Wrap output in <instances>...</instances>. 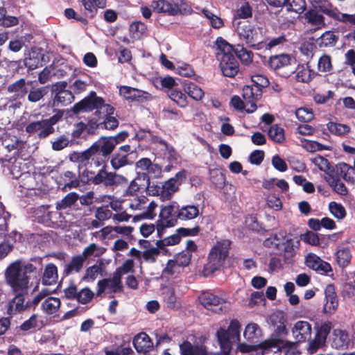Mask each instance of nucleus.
Segmentation results:
<instances>
[{"label":"nucleus","instance_id":"obj_1","mask_svg":"<svg viewBox=\"0 0 355 355\" xmlns=\"http://www.w3.org/2000/svg\"><path fill=\"white\" fill-rule=\"evenodd\" d=\"M35 272L36 267L32 263L17 260L6 270V282L15 293L25 292L30 286L31 275Z\"/></svg>","mask_w":355,"mask_h":355},{"label":"nucleus","instance_id":"obj_2","mask_svg":"<svg viewBox=\"0 0 355 355\" xmlns=\"http://www.w3.org/2000/svg\"><path fill=\"white\" fill-rule=\"evenodd\" d=\"M216 56L225 76L234 77L239 71V63L233 55V46L222 37L215 42Z\"/></svg>","mask_w":355,"mask_h":355},{"label":"nucleus","instance_id":"obj_3","mask_svg":"<svg viewBox=\"0 0 355 355\" xmlns=\"http://www.w3.org/2000/svg\"><path fill=\"white\" fill-rule=\"evenodd\" d=\"M185 180L186 171L182 170L175 177L165 181L162 187L154 184L148 186V191L153 196H159L163 200H170Z\"/></svg>","mask_w":355,"mask_h":355},{"label":"nucleus","instance_id":"obj_4","mask_svg":"<svg viewBox=\"0 0 355 355\" xmlns=\"http://www.w3.org/2000/svg\"><path fill=\"white\" fill-rule=\"evenodd\" d=\"M230 241L225 240L217 242L211 249L207 263L205 266V272L209 275L219 269L227 257Z\"/></svg>","mask_w":355,"mask_h":355},{"label":"nucleus","instance_id":"obj_5","mask_svg":"<svg viewBox=\"0 0 355 355\" xmlns=\"http://www.w3.org/2000/svg\"><path fill=\"white\" fill-rule=\"evenodd\" d=\"M128 206L132 210L142 211L140 216L134 218V220L137 218L153 219L156 215L155 210L157 207V203L154 200L148 202L145 196H137L128 200Z\"/></svg>","mask_w":355,"mask_h":355},{"label":"nucleus","instance_id":"obj_6","mask_svg":"<svg viewBox=\"0 0 355 355\" xmlns=\"http://www.w3.org/2000/svg\"><path fill=\"white\" fill-rule=\"evenodd\" d=\"M324 180L329 184H333L342 177L346 182L355 183V172L354 168L346 163H339L335 166H330L325 172Z\"/></svg>","mask_w":355,"mask_h":355},{"label":"nucleus","instance_id":"obj_7","mask_svg":"<svg viewBox=\"0 0 355 355\" xmlns=\"http://www.w3.org/2000/svg\"><path fill=\"white\" fill-rule=\"evenodd\" d=\"M94 109L100 110L101 113L105 114L107 116L114 112V108L111 105L105 104L102 98L97 97L95 95L83 99L73 107L75 112L91 111Z\"/></svg>","mask_w":355,"mask_h":355},{"label":"nucleus","instance_id":"obj_8","mask_svg":"<svg viewBox=\"0 0 355 355\" xmlns=\"http://www.w3.org/2000/svg\"><path fill=\"white\" fill-rule=\"evenodd\" d=\"M179 220L177 218V202L164 206L161 208L159 219L157 221V230L162 232L165 228L174 227Z\"/></svg>","mask_w":355,"mask_h":355},{"label":"nucleus","instance_id":"obj_9","mask_svg":"<svg viewBox=\"0 0 355 355\" xmlns=\"http://www.w3.org/2000/svg\"><path fill=\"white\" fill-rule=\"evenodd\" d=\"M240 330L239 321L236 319L232 320L227 329L220 327L216 331L218 342L222 343L223 345H231L232 341H239Z\"/></svg>","mask_w":355,"mask_h":355},{"label":"nucleus","instance_id":"obj_10","mask_svg":"<svg viewBox=\"0 0 355 355\" xmlns=\"http://www.w3.org/2000/svg\"><path fill=\"white\" fill-rule=\"evenodd\" d=\"M236 31L239 37L251 46L261 38V31L252 24H239Z\"/></svg>","mask_w":355,"mask_h":355},{"label":"nucleus","instance_id":"obj_11","mask_svg":"<svg viewBox=\"0 0 355 355\" xmlns=\"http://www.w3.org/2000/svg\"><path fill=\"white\" fill-rule=\"evenodd\" d=\"M123 291V285L121 278L119 275L114 273L113 277L110 279H104L98 281L97 295H101L103 293L109 295L121 292Z\"/></svg>","mask_w":355,"mask_h":355},{"label":"nucleus","instance_id":"obj_12","mask_svg":"<svg viewBox=\"0 0 355 355\" xmlns=\"http://www.w3.org/2000/svg\"><path fill=\"white\" fill-rule=\"evenodd\" d=\"M262 94L261 89L258 86L245 85L243 88L242 96L246 106V112L252 113L257 110V101L260 98Z\"/></svg>","mask_w":355,"mask_h":355},{"label":"nucleus","instance_id":"obj_13","mask_svg":"<svg viewBox=\"0 0 355 355\" xmlns=\"http://www.w3.org/2000/svg\"><path fill=\"white\" fill-rule=\"evenodd\" d=\"M66 83H58L53 87V90L55 93L53 98L54 106H66L73 101V96L71 92L66 89Z\"/></svg>","mask_w":355,"mask_h":355},{"label":"nucleus","instance_id":"obj_14","mask_svg":"<svg viewBox=\"0 0 355 355\" xmlns=\"http://www.w3.org/2000/svg\"><path fill=\"white\" fill-rule=\"evenodd\" d=\"M311 324L305 320L296 322L291 329L293 338L297 343L304 342L309 339L311 336Z\"/></svg>","mask_w":355,"mask_h":355},{"label":"nucleus","instance_id":"obj_15","mask_svg":"<svg viewBox=\"0 0 355 355\" xmlns=\"http://www.w3.org/2000/svg\"><path fill=\"white\" fill-rule=\"evenodd\" d=\"M18 293L14 297L8 300L6 303V313L10 317L21 313L28 307L27 304L25 302V297L22 294L23 292Z\"/></svg>","mask_w":355,"mask_h":355},{"label":"nucleus","instance_id":"obj_16","mask_svg":"<svg viewBox=\"0 0 355 355\" xmlns=\"http://www.w3.org/2000/svg\"><path fill=\"white\" fill-rule=\"evenodd\" d=\"M117 145L115 139L111 137H101L91 147L96 154L100 151L103 157L109 156Z\"/></svg>","mask_w":355,"mask_h":355},{"label":"nucleus","instance_id":"obj_17","mask_svg":"<svg viewBox=\"0 0 355 355\" xmlns=\"http://www.w3.org/2000/svg\"><path fill=\"white\" fill-rule=\"evenodd\" d=\"M305 263L307 267L321 274H327L331 271V267L329 263L324 261L313 253H310L306 257Z\"/></svg>","mask_w":355,"mask_h":355},{"label":"nucleus","instance_id":"obj_18","mask_svg":"<svg viewBox=\"0 0 355 355\" xmlns=\"http://www.w3.org/2000/svg\"><path fill=\"white\" fill-rule=\"evenodd\" d=\"M119 94L124 98L132 101H141L150 97L148 92L128 86H121L119 89Z\"/></svg>","mask_w":355,"mask_h":355},{"label":"nucleus","instance_id":"obj_19","mask_svg":"<svg viewBox=\"0 0 355 355\" xmlns=\"http://www.w3.org/2000/svg\"><path fill=\"white\" fill-rule=\"evenodd\" d=\"M200 214L198 206L187 205L180 207L177 204V218L180 220H190L197 218Z\"/></svg>","mask_w":355,"mask_h":355},{"label":"nucleus","instance_id":"obj_20","mask_svg":"<svg viewBox=\"0 0 355 355\" xmlns=\"http://www.w3.org/2000/svg\"><path fill=\"white\" fill-rule=\"evenodd\" d=\"M325 297L326 302L323 308L324 312L328 314H333L338 306V300L333 286L329 285L327 286Z\"/></svg>","mask_w":355,"mask_h":355},{"label":"nucleus","instance_id":"obj_21","mask_svg":"<svg viewBox=\"0 0 355 355\" xmlns=\"http://www.w3.org/2000/svg\"><path fill=\"white\" fill-rule=\"evenodd\" d=\"M153 11L157 13H164L168 15H176L180 10L178 6L166 0H157L152 2Z\"/></svg>","mask_w":355,"mask_h":355},{"label":"nucleus","instance_id":"obj_22","mask_svg":"<svg viewBox=\"0 0 355 355\" xmlns=\"http://www.w3.org/2000/svg\"><path fill=\"white\" fill-rule=\"evenodd\" d=\"M352 342L349 333L344 329H335L332 332V345L336 348L347 347Z\"/></svg>","mask_w":355,"mask_h":355},{"label":"nucleus","instance_id":"obj_23","mask_svg":"<svg viewBox=\"0 0 355 355\" xmlns=\"http://www.w3.org/2000/svg\"><path fill=\"white\" fill-rule=\"evenodd\" d=\"M282 339H271L260 343L259 349L263 355H282L281 347Z\"/></svg>","mask_w":355,"mask_h":355},{"label":"nucleus","instance_id":"obj_24","mask_svg":"<svg viewBox=\"0 0 355 355\" xmlns=\"http://www.w3.org/2000/svg\"><path fill=\"white\" fill-rule=\"evenodd\" d=\"M105 275V267L103 262H98L87 268L82 279L86 282H93L98 277Z\"/></svg>","mask_w":355,"mask_h":355},{"label":"nucleus","instance_id":"obj_25","mask_svg":"<svg viewBox=\"0 0 355 355\" xmlns=\"http://www.w3.org/2000/svg\"><path fill=\"white\" fill-rule=\"evenodd\" d=\"M177 284L175 282L162 287V295L164 301L168 307H175L178 297L175 294Z\"/></svg>","mask_w":355,"mask_h":355},{"label":"nucleus","instance_id":"obj_26","mask_svg":"<svg viewBox=\"0 0 355 355\" xmlns=\"http://www.w3.org/2000/svg\"><path fill=\"white\" fill-rule=\"evenodd\" d=\"M134 347L138 352H146L153 347V343L146 333L137 334L133 340Z\"/></svg>","mask_w":355,"mask_h":355},{"label":"nucleus","instance_id":"obj_27","mask_svg":"<svg viewBox=\"0 0 355 355\" xmlns=\"http://www.w3.org/2000/svg\"><path fill=\"white\" fill-rule=\"evenodd\" d=\"M292 60V58L288 54L274 55L270 58L268 65L273 70H278L288 67Z\"/></svg>","mask_w":355,"mask_h":355},{"label":"nucleus","instance_id":"obj_28","mask_svg":"<svg viewBox=\"0 0 355 355\" xmlns=\"http://www.w3.org/2000/svg\"><path fill=\"white\" fill-rule=\"evenodd\" d=\"M283 257L286 262H290L299 248L300 241L287 239L283 243Z\"/></svg>","mask_w":355,"mask_h":355},{"label":"nucleus","instance_id":"obj_29","mask_svg":"<svg viewBox=\"0 0 355 355\" xmlns=\"http://www.w3.org/2000/svg\"><path fill=\"white\" fill-rule=\"evenodd\" d=\"M60 300L58 297H49L42 303V311L51 315H55L60 308Z\"/></svg>","mask_w":355,"mask_h":355},{"label":"nucleus","instance_id":"obj_30","mask_svg":"<svg viewBox=\"0 0 355 355\" xmlns=\"http://www.w3.org/2000/svg\"><path fill=\"white\" fill-rule=\"evenodd\" d=\"M58 279V268L53 263L47 264L44 270L42 283L45 285L56 284Z\"/></svg>","mask_w":355,"mask_h":355},{"label":"nucleus","instance_id":"obj_31","mask_svg":"<svg viewBox=\"0 0 355 355\" xmlns=\"http://www.w3.org/2000/svg\"><path fill=\"white\" fill-rule=\"evenodd\" d=\"M95 153L90 146L88 149L82 152H73L69 155L71 162L78 163L80 165L85 166L89 159L94 155Z\"/></svg>","mask_w":355,"mask_h":355},{"label":"nucleus","instance_id":"obj_32","mask_svg":"<svg viewBox=\"0 0 355 355\" xmlns=\"http://www.w3.org/2000/svg\"><path fill=\"white\" fill-rule=\"evenodd\" d=\"M315 72L306 64L297 67L295 77L298 82L309 83L315 77Z\"/></svg>","mask_w":355,"mask_h":355},{"label":"nucleus","instance_id":"obj_33","mask_svg":"<svg viewBox=\"0 0 355 355\" xmlns=\"http://www.w3.org/2000/svg\"><path fill=\"white\" fill-rule=\"evenodd\" d=\"M44 55L39 49L32 50L29 57L25 59V65L30 69H35L42 67L43 64Z\"/></svg>","mask_w":355,"mask_h":355},{"label":"nucleus","instance_id":"obj_34","mask_svg":"<svg viewBox=\"0 0 355 355\" xmlns=\"http://www.w3.org/2000/svg\"><path fill=\"white\" fill-rule=\"evenodd\" d=\"M327 128L331 134L340 137H345L351 130L347 124L337 121H329L327 124Z\"/></svg>","mask_w":355,"mask_h":355},{"label":"nucleus","instance_id":"obj_35","mask_svg":"<svg viewBox=\"0 0 355 355\" xmlns=\"http://www.w3.org/2000/svg\"><path fill=\"white\" fill-rule=\"evenodd\" d=\"M200 302L207 309H212L213 307H216L226 302L223 297H218L213 293L204 294L200 297Z\"/></svg>","mask_w":355,"mask_h":355},{"label":"nucleus","instance_id":"obj_36","mask_svg":"<svg viewBox=\"0 0 355 355\" xmlns=\"http://www.w3.org/2000/svg\"><path fill=\"white\" fill-rule=\"evenodd\" d=\"M180 349L181 354L187 355H207V352L204 346H194L187 341L181 344Z\"/></svg>","mask_w":355,"mask_h":355},{"label":"nucleus","instance_id":"obj_37","mask_svg":"<svg viewBox=\"0 0 355 355\" xmlns=\"http://www.w3.org/2000/svg\"><path fill=\"white\" fill-rule=\"evenodd\" d=\"M261 328L254 322L248 324L243 331V337L248 341H254L261 337Z\"/></svg>","mask_w":355,"mask_h":355},{"label":"nucleus","instance_id":"obj_38","mask_svg":"<svg viewBox=\"0 0 355 355\" xmlns=\"http://www.w3.org/2000/svg\"><path fill=\"white\" fill-rule=\"evenodd\" d=\"M184 91L189 96L197 101H201L205 96L202 89L191 82L184 85Z\"/></svg>","mask_w":355,"mask_h":355},{"label":"nucleus","instance_id":"obj_39","mask_svg":"<svg viewBox=\"0 0 355 355\" xmlns=\"http://www.w3.org/2000/svg\"><path fill=\"white\" fill-rule=\"evenodd\" d=\"M157 148L162 153L164 158L167 159L168 161H172L176 159L177 155L173 147L169 146L164 141H157Z\"/></svg>","mask_w":355,"mask_h":355},{"label":"nucleus","instance_id":"obj_40","mask_svg":"<svg viewBox=\"0 0 355 355\" xmlns=\"http://www.w3.org/2000/svg\"><path fill=\"white\" fill-rule=\"evenodd\" d=\"M84 262L85 259L82 255L73 257L70 263L65 266V273L69 275L72 272H79L82 269Z\"/></svg>","mask_w":355,"mask_h":355},{"label":"nucleus","instance_id":"obj_41","mask_svg":"<svg viewBox=\"0 0 355 355\" xmlns=\"http://www.w3.org/2000/svg\"><path fill=\"white\" fill-rule=\"evenodd\" d=\"M110 164L114 169L118 170L121 167L130 164L131 162L128 160V155L117 152L112 157Z\"/></svg>","mask_w":355,"mask_h":355},{"label":"nucleus","instance_id":"obj_42","mask_svg":"<svg viewBox=\"0 0 355 355\" xmlns=\"http://www.w3.org/2000/svg\"><path fill=\"white\" fill-rule=\"evenodd\" d=\"M268 135L272 140L277 143H282L285 139L284 129L277 125L270 126Z\"/></svg>","mask_w":355,"mask_h":355},{"label":"nucleus","instance_id":"obj_43","mask_svg":"<svg viewBox=\"0 0 355 355\" xmlns=\"http://www.w3.org/2000/svg\"><path fill=\"white\" fill-rule=\"evenodd\" d=\"M168 95L173 101L181 107H185L188 104L187 96L180 90L171 89L168 92Z\"/></svg>","mask_w":355,"mask_h":355},{"label":"nucleus","instance_id":"obj_44","mask_svg":"<svg viewBox=\"0 0 355 355\" xmlns=\"http://www.w3.org/2000/svg\"><path fill=\"white\" fill-rule=\"evenodd\" d=\"M352 254L349 250L343 248L336 252V261L340 267H346L351 261Z\"/></svg>","mask_w":355,"mask_h":355},{"label":"nucleus","instance_id":"obj_45","mask_svg":"<svg viewBox=\"0 0 355 355\" xmlns=\"http://www.w3.org/2000/svg\"><path fill=\"white\" fill-rule=\"evenodd\" d=\"M127 181V179L121 175L107 172L104 184L107 187H110L126 183Z\"/></svg>","mask_w":355,"mask_h":355},{"label":"nucleus","instance_id":"obj_46","mask_svg":"<svg viewBox=\"0 0 355 355\" xmlns=\"http://www.w3.org/2000/svg\"><path fill=\"white\" fill-rule=\"evenodd\" d=\"M329 210L331 214L337 219L342 220L346 216L345 207L340 203L331 202L329 204Z\"/></svg>","mask_w":355,"mask_h":355},{"label":"nucleus","instance_id":"obj_47","mask_svg":"<svg viewBox=\"0 0 355 355\" xmlns=\"http://www.w3.org/2000/svg\"><path fill=\"white\" fill-rule=\"evenodd\" d=\"M235 54L240 59L241 62L245 65H248L252 61V54L241 46H238L234 50Z\"/></svg>","mask_w":355,"mask_h":355},{"label":"nucleus","instance_id":"obj_48","mask_svg":"<svg viewBox=\"0 0 355 355\" xmlns=\"http://www.w3.org/2000/svg\"><path fill=\"white\" fill-rule=\"evenodd\" d=\"M182 268L175 260H169L163 270L162 275L165 277L174 276L180 273Z\"/></svg>","mask_w":355,"mask_h":355},{"label":"nucleus","instance_id":"obj_49","mask_svg":"<svg viewBox=\"0 0 355 355\" xmlns=\"http://www.w3.org/2000/svg\"><path fill=\"white\" fill-rule=\"evenodd\" d=\"M78 199L76 193H68L62 200L56 203L57 209H63L73 205Z\"/></svg>","mask_w":355,"mask_h":355},{"label":"nucleus","instance_id":"obj_50","mask_svg":"<svg viewBox=\"0 0 355 355\" xmlns=\"http://www.w3.org/2000/svg\"><path fill=\"white\" fill-rule=\"evenodd\" d=\"M104 251L105 250L103 248L97 245L95 243H91L84 249L82 256L85 259L92 255L98 257L102 254Z\"/></svg>","mask_w":355,"mask_h":355},{"label":"nucleus","instance_id":"obj_51","mask_svg":"<svg viewBox=\"0 0 355 355\" xmlns=\"http://www.w3.org/2000/svg\"><path fill=\"white\" fill-rule=\"evenodd\" d=\"M161 241L157 242V247H152L142 252V258L146 262L153 263L155 257L159 254V245Z\"/></svg>","mask_w":355,"mask_h":355},{"label":"nucleus","instance_id":"obj_52","mask_svg":"<svg viewBox=\"0 0 355 355\" xmlns=\"http://www.w3.org/2000/svg\"><path fill=\"white\" fill-rule=\"evenodd\" d=\"M331 328L332 325L330 322H322L317 327L316 337L322 342H325Z\"/></svg>","mask_w":355,"mask_h":355},{"label":"nucleus","instance_id":"obj_53","mask_svg":"<svg viewBox=\"0 0 355 355\" xmlns=\"http://www.w3.org/2000/svg\"><path fill=\"white\" fill-rule=\"evenodd\" d=\"M286 6L290 11L301 13L305 10L306 3L305 0H288Z\"/></svg>","mask_w":355,"mask_h":355},{"label":"nucleus","instance_id":"obj_54","mask_svg":"<svg viewBox=\"0 0 355 355\" xmlns=\"http://www.w3.org/2000/svg\"><path fill=\"white\" fill-rule=\"evenodd\" d=\"M252 15V10L249 3L245 2L239 8H238L234 14V19H248Z\"/></svg>","mask_w":355,"mask_h":355},{"label":"nucleus","instance_id":"obj_55","mask_svg":"<svg viewBox=\"0 0 355 355\" xmlns=\"http://www.w3.org/2000/svg\"><path fill=\"white\" fill-rule=\"evenodd\" d=\"M296 117L301 121L309 122L311 121L314 114L312 110L307 107H300L295 111Z\"/></svg>","mask_w":355,"mask_h":355},{"label":"nucleus","instance_id":"obj_56","mask_svg":"<svg viewBox=\"0 0 355 355\" xmlns=\"http://www.w3.org/2000/svg\"><path fill=\"white\" fill-rule=\"evenodd\" d=\"M302 146L309 152H315L322 150H328L329 148L323 146L322 144L311 140H301Z\"/></svg>","mask_w":355,"mask_h":355},{"label":"nucleus","instance_id":"obj_57","mask_svg":"<svg viewBox=\"0 0 355 355\" xmlns=\"http://www.w3.org/2000/svg\"><path fill=\"white\" fill-rule=\"evenodd\" d=\"M25 85L26 80L21 78L16 81L13 84L9 85L8 87V90L10 92H17L19 95L24 96L27 92Z\"/></svg>","mask_w":355,"mask_h":355},{"label":"nucleus","instance_id":"obj_58","mask_svg":"<svg viewBox=\"0 0 355 355\" xmlns=\"http://www.w3.org/2000/svg\"><path fill=\"white\" fill-rule=\"evenodd\" d=\"M305 19L308 20V22L317 23L324 22V16L319 13L317 9H310L304 14Z\"/></svg>","mask_w":355,"mask_h":355},{"label":"nucleus","instance_id":"obj_59","mask_svg":"<svg viewBox=\"0 0 355 355\" xmlns=\"http://www.w3.org/2000/svg\"><path fill=\"white\" fill-rule=\"evenodd\" d=\"M332 65L329 55L321 56L318 62V69L320 72H329L331 70Z\"/></svg>","mask_w":355,"mask_h":355},{"label":"nucleus","instance_id":"obj_60","mask_svg":"<svg viewBox=\"0 0 355 355\" xmlns=\"http://www.w3.org/2000/svg\"><path fill=\"white\" fill-rule=\"evenodd\" d=\"M146 30L145 24H130V33L134 39L140 38Z\"/></svg>","mask_w":355,"mask_h":355},{"label":"nucleus","instance_id":"obj_61","mask_svg":"<svg viewBox=\"0 0 355 355\" xmlns=\"http://www.w3.org/2000/svg\"><path fill=\"white\" fill-rule=\"evenodd\" d=\"M101 202H109L110 206L111 209L115 211H121L123 209L122 207V200L119 199H116L112 196L106 195L102 197Z\"/></svg>","mask_w":355,"mask_h":355},{"label":"nucleus","instance_id":"obj_62","mask_svg":"<svg viewBox=\"0 0 355 355\" xmlns=\"http://www.w3.org/2000/svg\"><path fill=\"white\" fill-rule=\"evenodd\" d=\"M141 181V178L139 177L136 178L134 179L130 184L129 187L126 189L125 195L130 196L132 197L137 196V192L140 190L141 188V185L140 184V182Z\"/></svg>","mask_w":355,"mask_h":355},{"label":"nucleus","instance_id":"obj_63","mask_svg":"<svg viewBox=\"0 0 355 355\" xmlns=\"http://www.w3.org/2000/svg\"><path fill=\"white\" fill-rule=\"evenodd\" d=\"M95 217L99 221H105L112 218V213L107 207L102 206L96 209Z\"/></svg>","mask_w":355,"mask_h":355},{"label":"nucleus","instance_id":"obj_64","mask_svg":"<svg viewBox=\"0 0 355 355\" xmlns=\"http://www.w3.org/2000/svg\"><path fill=\"white\" fill-rule=\"evenodd\" d=\"M114 227L106 226L102 228L100 231L96 232L94 235L99 238L101 240L111 239L114 238L116 236L114 234Z\"/></svg>","mask_w":355,"mask_h":355}]
</instances>
